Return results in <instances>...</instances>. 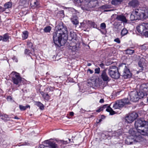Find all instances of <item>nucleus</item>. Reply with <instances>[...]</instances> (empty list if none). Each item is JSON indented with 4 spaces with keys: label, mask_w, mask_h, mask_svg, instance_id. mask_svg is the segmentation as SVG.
I'll use <instances>...</instances> for the list:
<instances>
[{
    "label": "nucleus",
    "mask_w": 148,
    "mask_h": 148,
    "mask_svg": "<svg viewBox=\"0 0 148 148\" xmlns=\"http://www.w3.org/2000/svg\"><path fill=\"white\" fill-rule=\"evenodd\" d=\"M81 24H87L88 25H89L90 26L95 27V22L92 21H91L84 20L83 21L82 23H81Z\"/></svg>",
    "instance_id": "aec40b11"
},
{
    "label": "nucleus",
    "mask_w": 148,
    "mask_h": 148,
    "mask_svg": "<svg viewBox=\"0 0 148 148\" xmlns=\"http://www.w3.org/2000/svg\"><path fill=\"white\" fill-rule=\"evenodd\" d=\"M95 73L99 74L100 73V69L98 67L95 69Z\"/></svg>",
    "instance_id": "79ce46f5"
},
{
    "label": "nucleus",
    "mask_w": 148,
    "mask_h": 148,
    "mask_svg": "<svg viewBox=\"0 0 148 148\" xmlns=\"http://www.w3.org/2000/svg\"><path fill=\"white\" fill-rule=\"evenodd\" d=\"M129 103V99L127 98H125L116 101L113 105V108L114 109H119Z\"/></svg>",
    "instance_id": "0eeeda50"
},
{
    "label": "nucleus",
    "mask_w": 148,
    "mask_h": 148,
    "mask_svg": "<svg viewBox=\"0 0 148 148\" xmlns=\"http://www.w3.org/2000/svg\"><path fill=\"white\" fill-rule=\"evenodd\" d=\"M46 142L48 143L49 146L51 147V148H58V145L55 143L53 142H52L51 141L47 140L46 141ZM38 148H50L48 146H45L42 145H40L39 146Z\"/></svg>",
    "instance_id": "f8f14e48"
},
{
    "label": "nucleus",
    "mask_w": 148,
    "mask_h": 148,
    "mask_svg": "<svg viewBox=\"0 0 148 148\" xmlns=\"http://www.w3.org/2000/svg\"><path fill=\"white\" fill-rule=\"evenodd\" d=\"M148 17V8L141 7L133 11L130 18L131 21L146 19Z\"/></svg>",
    "instance_id": "f257e3e1"
},
{
    "label": "nucleus",
    "mask_w": 148,
    "mask_h": 148,
    "mask_svg": "<svg viewBox=\"0 0 148 148\" xmlns=\"http://www.w3.org/2000/svg\"><path fill=\"white\" fill-rule=\"evenodd\" d=\"M131 134L132 136H130L127 137L125 140V143L128 145L132 144L135 142V140L133 137V136L137 137L139 135V134H138L136 132L133 130L131 131Z\"/></svg>",
    "instance_id": "1a4fd4ad"
},
{
    "label": "nucleus",
    "mask_w": 148,
    "mask_h": 148,
    "mask_svg": "<svg viewBox=\"0 0 148 148\" xmlns=\"http://www.w3.org/2000/svg\"><path fill=\"white\" fill-rule=\"evenodd\" d=\"M101 119H100V120H99V121H101Z\"/></svg>",
    "instance_id": "0e129e2a"
},
{
    "label": "nucleus",
    "mask_w": 148,
    "mask_h": 148,
    "mask_svg": "<svg viewBox=\"0 0 148 148\" xmlns=\"http://www.w3.org/2000/svg\"><path fill=\"white\" fill-rule=\"evenodd\" d=\"M39 2L36 0H32L30 3V5L33 8H38L39 7Z\"/></svg>",
    "instance_id": "6ab92c4d"
},
{
    "label": "nucleus",
    "mask_w": 148,
    "mask_h": 148,
    "mask_svg": "<svg viewBox=\"0 0 148 148\" xmlns=\"http://www.w3.org/2000/svg\"><path fill=\"white\" fill-rule=\"evenodd\" d=\"M107 105H105L103 106L100 107L97 110H96V112H99L101 111H102L103 110L105 109L106 108H107Z\"/></svg>",
    "instance_id": "c9c22d12"
},
{
    "label": "nucleus",
    "mask_w": 148,
    "mask_h": 148,
    "mask_svg": "<svg viewBox=\"0 0 148 148\" xmlns=\"http://www.w3.org/2000/svg\"><path fill=\"white\" fill-rule=\"evenodd\" d=\"M91 65V64L90 63H88L87 64V66H90Z\"/></svg>",
    "instance_id": "bf43d9fd"
},
{
    "label": "nucleus",
    "mask_w": 148,
    "mask_h": 148,
    "mask_svg": "<svg viewBox=\"0 0 148 148\" xmlns=\"http://www.w3.org/2000/svg\"><path fill=\"white\" fill-rule=\"evenodd\" d=\"M100 27L102 29H104L106 27V25L104 23H102L101 24Z\"/></svg>",
    "instance_id": "a19ab883"
},
{
    "label": "nucleus",
    "mask_w": 148,
    "mask_h": 148,
    "mask_svg": "<svg viewBox=\"0 0 148 148\" xmlns=\"http://www.w3.org/2000/svg\"><path fill=\"white\" fill-rule=\"evenodd\" d=\"M14 119H19V118H18V117H17V116H15V117H14Z\"/></svg>",
    "instance_id": "13d9d810"
},
{
    "label": "nucleus",
    "mask_w": 148,
    "mask_h": 148,
    "mask_svg": "<svg viewBox=\"0 0 148 148\" xmlns=\"http://www.w3.org/2000/svg\"><path fill=\"white\" fill-rule=\"evenodd\" d=\"M116 19L118 21H121L124 23H126L127 22V20L125 17L123 15H117Z\"/></svg>",
    "instance_id": "a211bd4d"
},
{
    "label": "nucleus",
    "mask_w": 148,
    "mask_h": 148,
    "mask_svg": "<svg viewBox=\"0 0 148 148\" xmlns=\"http://www.w3.org/2000/svg\"><path fill=\"white\" fill-rule=\"evenodd\" d=\"M2 38H3V36H0V41L2 40Z\"/></svg>",
    "instance_id": "052dcab7"
},
{
    "label": "nucleus",
    "mask_w": 148,
    "mask_h": 148,
    "mask_svg": "<svg viewBox=\"0 0 148 148\" xmlns=\"http://www.w3.org/2000/svg\"><path fill=\"white\" fill-rule=\"evenodd\" d=\"M24 53L25 54L30 56V54H32L31 51L29 49H26L25 50Z\"/></svg>",
    "instance_id": "e433bc0d"
},
{
    "label": "nucleus",
    "mask_w": 148,
    "mask_h": 148,
    "mask_svg": "<svg viewBox=\"0 0 148 148\" xmlns=\"http://www.w3.org/2000/svg\"><path fill=\"white\" fill-rule=\"evenodd\" d=\"M9 37L7 34H4L3 36L2 40L3 42L7 41L9 39Z\"/></svg>",
    "instance_id": "c756f323"
},
{
    "label": "nucleus",
    "mask_w": 148,
    "mask_h": 148,
    "mask_svg": "<svg viewBox=\"0 0 148 148\" xmlns=\"http://www.w3.org/2000/svg\"><path fill=\"white\" fill-rule=\"evenodd\" d=\"M123 0H112L111 3L113 5H116L118 3H120L122 2Z\"/></svg>",
    "instance_id": "f704fd0d"
},
{
    "label": "nucleus",
    "mask_w": 148,
    "mask_h": 148,
    "mask_svg": "<svg viewBox=\"0 0 148 148\" xmlns=\"http://www.w3.org/2000/svg\"><path fill=\"white\" fill-rule=\"evenodd\" d=\"M102 8L103 9L107 8H108V6L106 5H103L102 6Z\"/></svg>",
    "instance_id": "3c124183"
},
{
    "label": "nucleus",
    "mask_w": 148,
    "mask_h": 148,
    "mask_svg": "<svg viewBox=\"0 0 148 148\" xmlns=\"http://www.w3.org/2000/svg\"><path fill=\"white\" fill-rule=\"evenodd\" d=\"M122 75L124 78H130L132 76V74L129 69L127 68L126 66H125Z\"/></svg>",
    "instance_id": "ddd939ff"
},
{
    "label": "nucleus",
    "mask_w": 148,
    "mask_h": 148,
    "mask_svg": "<svg viewBox=\"0 0 148 148\" xmlns=\"http://www.w3.org/2000/svg\"><path fill=\"white\" fill-rule=\"evenodd\" d=\"M68 140H69V142H68V141L67 140L64 141V140H61V142L62 143H63V144H68V143H69V142L71 140V139H68Z\"/></svg>",
    "instance_id": "ea45409f"
},
{
    "label": "nucleus",
    "mask_w": 148,
    "mask_h": 148,
    "mask_svg": "<svg viewBox=\"0 0 148 148\" xmlns=\"http://www.w3.org/2000/svg\"><path fill=\"white\" fill-rule=\"evenodd\" d=\"M47 90H51L52 91L53 90V88L51 87H49L48 88H47Z\"/></svg>",
    "instance_id": "de8ad7c7"
},
{
    "label": "nucleus",
    "mask_w": 148,
    "mask_h": 148,
    "mask_svg": "<svg viewBox=\"0 0 148 148\" xmlns=\"http://www.w3.org/2000/svg\"><path fill=\"white\" fill-rule=\"evenodd\" d=\"M28 33L27 31L23 32L22 38L23 40L26 39L28 36Z\"/></svg>",
    "instance_id": "cd10ccee"
},
{
    "label": "nucleus",
    "mask_w": 148,
    "mask_h": 148,
    "mask_svg": "<svg viewBox=\"0 0 148 148\" xmlns=\"http://www.w3.org/2000/svg\"><path fill=\"white\" fill-rule=\"evenodd\" d=\"M35 104L36 105L39 107L40 110H42L44 109V106L40 102L36 101L35 103Z\"/></svg>",
    "instance_id": "393cba45"
},
{
    "label": "nucleus",
    "mask_w": 148,
    "mask_h": 148,
    "mask_svg": "<svg viewBox=\"0 0 148 148\" xmlns=\"http://www.w3.org/2000/svg\"><path fill=\"white\" fill-rule=\"evenodd\" d=\"M138 65L139 67L140 68L139 69L140 71H141L143 70V67L142 63L141 61H139L138 63Z\"/></svg>",
    "instance_id": "4c0bfd02"
},
{
    "label": "nucleus",
    "mask_w": 148,
    "mask_h": 148,
    "mask_svg": "<svg viewBox=\"0 0 148 148\" xmlns=\"http://www.w3.org/2000/svg\"><path fill=\"white\" fill-rule=\"evenodd\" d=\"M108 74L112 78L114 79H118L120 74L118 71V68L116 66H110L108 69Z\"/></svg>",
    "instance_id": "39448f33"
},
{
    "label": "nucleus",
    "mask_w": 148,
    "mask_h": 148,
    "mask_svg": "<svg viewBox=\"0 0 148 148\" xmlns=\"http://www.w3.org/2000/svg\"><path fill=\"white\" fill-rule=\"evenodd\" d=\"M106 111L110 112V114L111 115H113L115 114V112L113 110V109L110 107V106H108L107 107Z\"/></svg>",
    "instance_id": "b1692460"
},
{
    "label": "nucleus",
    "mask_w": 148,
    "mask_h": 148,
    "mask_svg": "<svg viewBox=\"0 0 148 148\" xmlns=\"http://www.w3.org/2000/svg\"><path fill=\"white\" fill-rule=\"evenodd\" d=\"M138 96L139 99H140L143 98L144 96L147 95H146V94L143 92L142 90L140 89V90L138 92Z\"/></svg>",
    "instance_id": "5701e85b"
},
{
    "label": "nucleus",
    "mask_w": 148,
    "mask_h": 148,
    "mask_svg": "<svg viewBox=\"0 0 148 148\" xmlns=\"http://www.w3.org/2000/svg\"><path fill=\"white\" fill-rule=\"evenodd\" d=\"M97 2L93 1L89 2L88 5L89 8H93L95 7L97 5Z\"/></svg>",
    "instance_id": "a878e982"
},
{
    "label": "nucleus",
    "mask_w": 148,
    "mask_h": 148,
    "mask_svg": "<svg viewBox=\"0 0 148 148\" xmlns=\"http://www.w3.org/2000/svg\"><path fill=\"white\" fill-rule=\"evenodd\" d=\"M109 11V10H105V11L107 12V11Z\"/></svg>",
    "instance_id": "680f3d73"
},
{
    "label": "nucleus",
    "mask_w": 148,
    "mask_h": 148,
    "mask_svg": "<svg viewBox=\"0 0 148 148\" xmlns=\"http://www.w3.org/2000/svg\"><path fill=\"white\" fill-rule=\"evenodd\" d=\"M40 93L45 100L48 101L49 99L50 96L48 94L45 93L43 92H40Z\"/></svg>",
    "instance_id": "4be33fe9"
},
{
    "label": "nucleus",
    "mask_w": 148,
    "mask_h": 148,
    "mask_svg": "<svg viewBox=\"0 0 148 148\" xmlns=\"http://www.w3.org/2000/svg\"><path fill=\"white\" fill-rule=\"evenodd\" d=\"M125 52L126 54L131 55L134 53V51L132 49H127L125 50Z\"/></svg>",
    "instance_id": "72a5a7b5"
},
{
    "label": "nucleus",
    "mask_w": 148,
    "mask_h": 148,
    "mask_svg": "<svg viewBox=\"0 0 148 148\" xmlns=\"http://www.w3.org/2000/svg\"><path fill=\"white\" fill-rule=\"evenodd\" d=\"M56 31L53 33V40L56 45L60 47L64 45L65 41L62 39V36L59 35L57 33L58 31Z\"/></svg>",
    "instance_id": "7ed1b4c3"
},
{
    "label": "nucleus",
    "mask_w": 148,
    "mask_h": 148,
    "mask_svg": "<svg viewBox=\"0 0 148 148\" xmlns=\"http://www.w3.org/2000/svg\"><path fill=\"white\" fill-rule=\"evenodd\" d=\"M56 30L58 31L57 33L62 36L63 38L67 37L68 36V31L66 27L62 23H60L56 27Z\"/></svg>",
    "instance_id": "20e7f679"
},
{
    "label": "nucleus",
    "mask_w": 148,
    "mask_h": 148,
    "mask_svg": "<svg viewBox=\"0 0 148 148\" xmlns=\"http://www.w3.org/2000/svg\"><path fill=\"white\" fill-rule=\"evenodd\" d=\"M5 8L0 6V12H2L5 11Z\"/></svg>",
    "instance_id": "c03bdc74"
},
{
    "label": "nucleus",
    "mask_w": 148,
    "mask_h": 148,
    "mask_svg": "<svg viewBox=\"0 0 148 148\" xmlns=\"http://www.w3.org/2000/svg\"><path fill=\"white\" fill-rule=\"evenodd\" d=\"M70 11H71L72 12H76V11L74 8H71L70 9Z\"/></svg>",
    "instance_id": "09e8293b"
},
{
    "label": "nucleus",
    "mask_w": 148,
    "mask_h": 148,
    "mask_svg": "<svg viewBox=\"0 0 148 148\" xmlns=\"http://www.w3.org/2000/svg\"><path fill=\"white\" fill-rule=\"evenodd\" d=\"M12 82L14 84L18 85L19 82L22 81V78L20 74L15 71H13L11 73Z\"/></svg>",
    "instance_id": "6e6552de"
},
{
    "label": "nucleus",
    "mask_w": 148,
    "mask_h": 148,
    "mask_svg": "<svg viewBox=\"0 0 148 148\" xmlns=\"http://www.w3.org/2000/svg\"><path fill=\"white\" fill-rule=\"evenodd\" d=\"M137 73H138V71H137Z\"/></svg>",
    "instance_id": "338daca9"
},
{
    "label": "nucleus",
    "mask_w": 148,
    "mask_h": 148,
    "mask_svg": "<svg viewBox=\"0 0 148 148\" xmlns=\"http://www.w3.org/2000/svg\"><path fill=\"white\" fill-rule=\"evenodd\" d=\"M142 90L147 95L148 94V83L143 84L140 87Z\"/></svg>",
    "instance_id": "f3484780"
},
{
    "label": "nucleus",
    "mask_w": 148,
    "mask_h": 148,
    "mask_svg": "<svg viewBox=\"0 0 148 148\" xmlns=\"http://www.w3.org/2000/svg\"><path fill=\"white\" fill-rule=\"evenodd\" d=\"M106 70L107 69H106L102 71L101 76V79L104 81L108 82L111 79L108 76L106 73Z\"/></svg>",
    "instance_id": "4468645a"
},
{
    "label": "nucleus",
    "mask_w": 148,
    "mask_h": 148,
    "mask_svg": "<svg viewBox=\"0 0 148 148\" xmlns=\"http://www.w3.org/2000/svg\"><path fill=\"white\" fill-rule=\"evenodd\" d=\"M89 2L85 0L83 1L82 0H81V2L79 3H81L80 5L82 6L81 8L83 10H89Z\"/></svg>",
    "instance_id": "dca6fc26"
},
{
    "label": "nucleus",
    "mask_w": 148,
    "mask_h": 148,
    "mask_svg": "<svg viewBox=\"0 0 148 148\" xmlns=\"http://www.w3.org/2000/svg\"><path fill=\"white\" fill-rule=\"evenodd\" d=\"M147 101L148 102V97H147Z\"/></svg>",
    "instance_id": "e2e57ef3"
},
{
    "label": "nucleus",
    "mask_w": 148,
    "mask_h": 148,
    "mask_svg": "<svg viewBox=\"0 0 148 148\" xmlns=\"http://www.w3.org/2000/svg\"><path fill=\"white\" fill-rule=\"evenodd\" d=\"M99 66L102 68H104V64L103 63H101V64H99Z\"/></svg>",
    "instance_id": "a18cd8bd"
},
{
    "label": "nucleus",
    "mask_w": 148,
    "mask_h": 148,
    "mask_svg": "<svg viewBox=\"0 0 148 148\" xmlns=\"http://www.w3.org/2000/svg\"><path fill=\"white\" fill-rule=\"evenodd\" d=\"M19 107L21 110L23 111L26 110L28 108H30V106L29 105H27L26 106H23L22 105H20Z\"/></svg>",
    "instance_id": "c85d7f7f"
},
{
    "label": "nucleus",
    "mask_w": 148,
    "mask_h": 148,
    "mask_svg": "<svg viewBox=\"0 0 148 148\" xmlns=\"http://www.w3.org/2000/svg\"><path fill=\"white\" fill-rule=\"evenodd\" d=\"M124 64V65H125V64Z\"/></svg>",
    "instance_id": "69168bd1"
},
{
    "label": "nucleus",
    "mask_w": 148,
    "mask_h": 148,
    "mask_svg": "<svg viewBox=\"0 0 148 148\" xmlns=\"http://www.w3.org/2000/svg\"><path fill=\"white\" fill-rule=\"evenodd\" d=\"M138 117V114L135 112L130 114L125 117V120L128 123L133 122Z\"/></svg>",
    "instance_id": "9d476101"
},
{
    "label": "nucleus",
    "mask_w": 148,
    "mask_h": 148,
    "mask_svg": "<svg viewBox=\"0 0 148 148\" xmlns=\"http://www.w3.org/2000/svg\"><path fill=\"white\" fill-rule=\"evenodd\" d=\"M12 3L8 2L6 3L4 5L5 9L11 8L12 7Z\"/></svg>",
    "instance_id": "bb28decb"
},
{
    "label": "nucleus",
    "mask_w": 148,
    "mask_h": 148,
    "mask_svg": "<svg viewBox=\"0 0 148 148\" xmlns=\"http://www.w3.org/2000/svg\"><path fill=\"white\" fill-rule=\"evenodd\" d=\"M74 113L73 112H70V113H69V114L70 116H73V115H74Z\"/></svg>",
    "instance_id": "5fc2aeb1"
},
{
    "label": "nucleus",
    "mask_w": 148,
    "mask_h": 148,
    "mask_svg": "<svg viewBox=\"0 0 148 148\" xmlns=\"http://www.w3.org/2000/svg\"><path fill=\"white\" fill-rule=\"evenodd\" d=\"M138 92L136 90L131 91L130 94V100L133 102H136L139 100Z\"/></svg>",
    "instance_id": "9b49d317"
},
{
    "label": "nucleus",
    "mask_w": 148,
    "mask_h": 148,
    "mask_svg": "<svg viewBox=\"0 0 148 148\" xmlns=\"http://www.w3.org/2000/svg\"><path fill=\"white\" fill-rule=\"evenodd\" d=\"M69 37L71 38V39H75L76 37V35L74 32H71L69 34Z\"/></svg>",
    "instance_id": "7c9ffc66"
},
{
    "label": "nucleus",
    "mask_w": 148,
    "mask_h": 148,
    "mask_svg": "<svg viewBox=\"0 0 148 148\" xmlns=\"http://www.w3.org/2000/svg\"><path fill=\"white\" fill-rule=\"evenodd\" d=\"M76 48H77L76 47V46L75 45V46H73L72 48L71 49H75V50Z\"/></svg>",
    "instance_id": "4d7b16f0"
},
{
    "label": "nucleus",
    "mask_w": 148,
    "mask_h": 148,
    "mask_svg": "<svg viewBox=\"0 0 148 148\" xmlns=\"http://www.w3.org/2000/svg\"><path fill=\"white\" fill-rule=\"evenodd\" d=\"M114 41L118 43H120L121 42L119 39L118 38H116L114 40Z\"/></svg>",
    "instance_id": "37998d69"
},
{
    "label": "nucleus",
    "mask_w": 148,
    "mask_h": 148,
    "mask_svg": "<svg viewBox=\"0 0 148 148\" xmlns=\"http://www.w3.org/2000/svg\"><path fill=\"white\" fill-rule=\"evenodd\" d=\"M12 59L14 61H15L16 62H17L18 61L17 59L15 57H14L12 58Z\"/></svg>",
    "instance_id": "8fccbe9b"
},
{
    "label": "nucleus",
    "mask_w": 148,
    "mask_h": 148,
    "mask_svg": "<svg viewBox=\"0 0 148 148\" xmlns=\"http://www.w3.org/2000/svg\"><path fill=\"white\" fill-rule=\"evenodd\" d=\"M71 20L73 23L74 25H76L79 23L78 18L77 16H73L71 18Z\"/></svg>",
    "instance_id": "412c9836"
},
{
    "label": "nucleus",
    "mask_w": 148,
    "mask_h": 148,
    "mask_svg": "<svg viewBox=\"0 0 148 148\" xmlns=\"http://www.w3.org/2000/svg\"><path fill=\"white\" fill-rule=\"evenodd\" d=\"M70 47H72V46H70Z\"/></svg>",
    "instance_id": "774afa93"
},
{
    "label": "nucleus",
    "mask_w": 148,
    "mask_h": 148,
    "mask_svg": "<svg viewBox=\"0 0 148 148\" xmlns=\"http://www.w3.org/2000/svg\"><path fill=\"white\" fill-rule=\"evenodd\" d=\"M75 2L79 4V3L81 2V0H74Z\"/></svg>",
    "instance_id": "49530a36"
},
{
    "label": "nucleus",
    "mask_w": 148,
    "mask_h": 148,
    "mask_svg": "<svg viewBox=\"0 0 148 148\" xmlns=\"http://www.w3.org/2000/svg\"><path fill=\"white\" fill-rule=\"evenodd\" d=\"M51 29V27L50 26H48L44 28V31L45 32H49Z\"/></svg>",
    "instance_id": "2f4dec72"
},
{
    "label": "nucleus",
    "mask_w": 148,
    "mask_h": 148,
    "mask_svg": "<svg viewBox=\"0 0 148 148\" xmlns=\"http://www.w3.org/2000/svg\"><path fill=\"white\" fill-rule=\"evenodd\" d=\"M128 32L127 30L125 28H124L121 31V34L122 36L126 35Z\"/></svg>",
    "instance_id": "473e14b6"
},
{
    "label": "nucleus",
    "mask_w": 148,
    "mask_h": 148,
    "mask_svg": "<svg viewBox=\"0 0 148 148\" xmlns=\"http://www.w3.org/2000/svg\"><path fill=\"white\" fill-rule=\"evenodd\" d=\"M136 28L139 33L148 37V23H143L137 26Z\"/></svg>",
    "instance_id": "423d86ee"
},
{
    "label": "nucleus",
    "mask_w": 148,
    "mask_h": 148,
    "mask_svg": "<svg viewBox=\"0 0 148 148\" xmlns=\"http://www.w3.org/2000/svg\"><path fill=\"white\" fill-rule=\"evenodd\" d=\"M148 123L143 119H139L136 120L135 126L137 134L139 133L143 135H146L148 134V125H146Z\"/></svg>",
    "instance_id": "f03ea898"
},
{
    "label": "nucleus",
    "mask_w": 148,
    "mask_h": 148,
    "mask_svg": "<svg viewBox=\"0 0 148 148\" xmlns=\"http://www.w3.org/2000/svg\"><path fill=\"white\" fill-rule=\"evenodd\" d=\"M139 4V2L138 0H132L128 3L129 6L132 8L138 7Z\"/></svg>",
    "instance_id": "2eb2a0df"
},
{
    "label": "nucleus",
    "mask_w": 148,
    "mask_h": 148,
    "mask_svg": "<svg viewBox=\"0 0 148 148\" xmlns=\"http://www.w3.org/2000/svg\"><path fill=\"white\" fill-rule=\"evenodd\" d=\"M27 45L28 47L29 48H31L32 49L33 48V46L32 43L30 42H27Z\"/></svg>",
    "instance_id": "58836bf2"
},
{
    "label": "nucleus",
    "mask_w": 148,
    "mask_h": 148,
    "mask_svg": "<svg viewBox=\"0 0 148 148\" xmlns=\"http://www.w3.org/2000/svg\"><path fill=\"white\" fill-rule=\"evenodd\" d=\"M88 71H89L90 73V74H92L93 73V71H92V70H90V69H89L88 70Z\"/></svg>",
    "instance_id": "864d4df0"
},
{
    "label": "nucleus",
    "mask_w": 148,
    "mask_h": 148,
    "mask_svg": "<svg viewBox=\"0 0 148 148\" xmlns=\"http://www.w3.org/2000/svg\"><path fill=\"white\" fill-rule=\"evenodd\" d=\"M7 99H8V100L10 99V100H11L12 99V98L11 96H9L7 98Z\"/></svg>",
    "instance_id": "603ef678"
},
{
    "label": "nucleus",
    "mask_w": 148,
    "mask_h": 148,
    "mask_svg": "<svg viewBox=\"0 0 148 148\" xmlns=\"http://www.w3.org/2000/svg\"><path fill=\"white\" fill-rule=\"evenodd\" d=\"M101 103H103L104 102V100L103 99H101L99 101Z\"/></svg>",
    "instance_id": "6e6d98bb"
}]
</instances>
